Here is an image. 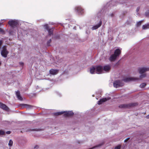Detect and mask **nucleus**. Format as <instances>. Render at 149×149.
I'll return each instance as SVG.
<instances>
[{"mask_svg": "<svg viewBox=\"0 0 149 149\" xmlns=\"http://www.w3.org/2000/svg\"><path fill=\"white\" fill-rule=\"evenodd\" d=\"M3 32V30L1 28H0V32L2 33Z\"/></svg>", "mask_w": 149, "mask_h": 149, "instance_id": "obj_34", "label": "nucleus"}, {"mask_svg": "<svg viewBox=\"0 0 149 149\" xmlns=\"http://www.w3.org/2000/svg\"><path fill=\"white\" fill-rule=\"evenodd\" d=\"M51 40L50 39L47 42V45L48 46H50V43L51 42Z\"/></svg>", "mask_w": 149, "mask_h": 149, "instance_id": "obj_25", "label": "nucleus"}, {"mask_svg": "<svg viewBox=\"0 0 149 149\" xmlns=\"http://www.w3.org/2000/svg\"><path fill=\"white\" fill-rule=\"evenodd\" d=\"M8 24L13 28L17 27L19 25L18 21L15 19L10 20L8 22Z\"/></svg>", "mask_w": 149, "mask_h": 149, "instance_id": "obj_3", "label": "nucleus"}, {"mask_svg": "<svg viewBox=\"0 0 149 149\" xmlns=\"http://www.w3.org/2000/svg\"><path fill=\"white\" fill-rule=\"evenodd\" d=\"M122 49H116L114 54L112 55L110 57L109 60L111 61H114L116 58L121 53Z\"/></svg>", "mask_w": 149, "mask_h": 149, "instance_id": "obj_2", "label": "nucleus"}, {"mask_svg": "<svg viewBox=\"0 0 149 149\" xmlns=\"http://www.w3.org/2000/svg\"><path fill=\"white\" fill-rule=\"evenodd\" d=\"M13 141L12 140H10L9 141V142L8 144L9 146V147H11L13 145Z\"/></svg>", "mask_w": 149, "mask_h": 149, "instance_id": "obj_20", "label": "nucleus"}, {"mask_svg": "<svg viewBox=\"0 0 149 149\" xmlns=\"http://www.w3.org/2000/svg\"><path fill=\"white\" fill-rule=\"evenodd\" d=\"M97 146L96 147H98V146Z\"/></svg>", "mask_w": 149, "mask_h": 149, "instance_id": "obj_41", "label": "nucleus"}, {"mask_svg": "<svg viewBox=\"0 0 149 149\" xmlns=\"http://www.w3.org/2000/svg\"><path fill=\"white\" fill-rule=\"evenodd\" d=\"M18 36H19V33H18Z\"/></svg>", "mask_w": 149, "mask_h": 149, "instance_id": "obj_40", "label": "nucleus"}, {"mask_svg": "<svg viewBox=\"0 0 149 149\" xmlns=\"http://www.w3.org/2000/svg\"><path fill=\"white\" fill-rule=\"evenodd\" d=\"M90 72L91 74H94L96 73V70L95 67L93 66L90 68Z\"/></svg>", "mask_w": 149, "mask_h": 149, "instance_id": "obj_16", "label": "nucleus"}, {"mask_svg": "<svg viewBox=\"0 0 149 149\" xmlns=\"http://www.w3.org/2000/svg\"><path fill=\"white\" fill-rule=\"evenodd\" d=\"M146 84L145 83H143L140 84V86L141 88H144L146 86Z\"/></svg>", "mask_w": 149, "mask_h": 149, "instance_id": "obj_23", "label": "nucleus"}, {"mask_svg": "<svg viewBox=\"0 0 149 149\" xmlns=\"http://www.w3.org/2000/svg\"><path fill=\"white\" fill-rule=\"evenodd\" d=\"M65 113V115L66 116H72L73 114V113L72 112L70 111H61L56 113L55 114L56 115H60Z\"/></svg>", "mask_w": 149, "mask_h": 149, "instance_id": "obj_4", "label": "nucleus"}, {"mask_svg": "<svg viewBox=\"0 0 149 149\" xmlns=\"http://www.w3.org/2000/svg\"><path fill=\"white\" fill-rule=\"evenodd\" d=\"M10 34H11V32H10Z\"/></svg>", "mask_w": 149, "mask_h": 149, "instance_id": "obj_39", "label": "nucleus"}, {"mask_svg": "<svg viewBox=\"0 0 149 149\" xmlns=\"http://www.w3.org/2000/svg\"><path fill=\"white\" fill-rule=\"evenodd\" d=\"M145 15L146 16H149V10H147L145 13Z\"/></svg>", "mask_w": 149, "mask_h": 149, "instance_id": "obj_26", "label": "nucleus"}, {"mask_svg": "<svg viewBox=\"0 0 149 149\" xmlns=\"http://www.w3.org/2000/svg\"><path fill=\"white\" fill-rule=\"evenodd\" d=\"M19 64L21 65H24L23 63V62H19Z\"/></svg>", "mask_w": 149, "mask_h": 149, "instance_id": "obj_33", "label": "nucleus"}, {"mask_svg": "<svg viewBox=\"0 0 149 149\" xmlns=\"http://www.w3.org/2000/svg\"><path fill=\"white\" fill-rule=\"evenodd\" d=\"M111 66L109 65H106L103 67V72L104 71L106 72H109L110 70Z\"/></svg>", "mask_w": 149, "mask_h": 149, "instance_id": "obj_11", "label": "nucleus"}, {"mask_svg": "<svg viewBox=\"0 0 149 149\" xmlns=\"http://www.w3.org/2000/svg\"><path fill=\"white\" fill-rule=\"evenodd\" d=\"M120 147L121 146H117L115 148V149H120Z\"/></svg>", "mask_w": 149, "mask_h": 149, "instance_id": "obj_29", "label": "nucleus"}, {"mask_svg": "<svg viewBox=\"0 0 149 149\" xmlns=\"http://www.w3.org/2000/svg\"><path fill=\"white\" fill-rule=\"evenodd\" d=\"M139 9H140L139 7H137L136 9V11L137 12L139 11Z\"/></svg>", "mask_w": 149, "mask_h": 149, "instance_id": "obj_30", "label": "nucleus"}, {"mask_svg": "<svg viewBox=\"0 0 149 149\" xmlns=\"http://www.w3.org/2000/svg\"><path fill=\"white\" fill-rule=\"evenodd\" d=\"M21 33H22V35H23V33L22 32H21Z\"/></svg>", "mask_w": 149, "mask_h": 149, "instance_id": "obj_38", "label": "nucleus"}, {"mask_svg": "<svg viewBox=\"0 0 149 149\" xmlns=\"http://www.w3.org/2000/svg\"><path fill=\"white\" fill-rule=\"evenodd\" d=\"M2 43V42L1 40H0V48H1V45Z\"/></svg>", "mask_w": 149, "mask_h": 149, "instance_id": "obj_32", "label": "nucleus"}, {"mask_svg": "<svg viewBox=\"0 0 149 149\" xmlns=\"http://www.w3.org/2000/svg\"><path fill=\"white\" fill-rule=\"evenodd\" d=\"M132 22V20L131 19H129L126 22V23L127 24H130Z\"/></svg>", "mask_w": 149, "mask_h": 149, "instance_id": "obj_22", "label": "nucleus"}, {"mask_svg": "<svg viewBox=\"0 0 149 149\" xmlns=\"http://www.w3.org/2000/svg\"><path fill=\"white\" fill-rule=\"evenodd\" d=\"M1 23H0V25H1Z\"/></svg>", "mask_w": 149, "mask_h": 149, "instance_id": "obj_42", "label": "nucleus"}, {"mask_svg": "<svg viewBox=\"0 0 149 149\" xmlns=\"http://www.w3.org/2000/svg\"><path fill=\"white\" fill-rule=\"evenodd\" d=\"M8 54V52L7 51L5 47L3 48V50L1 52V55L4 57H7Z\"/></svg>", "mask_w": 149, "mask_h": 149, "instance_id": "obj_8", "label": "nucleus"}, {"mask_svg": "<svg viewBox=\"0 0 149 149\" xmlns=\"http://www.w3.org/2000/svg\"><path fill=\"white\" fill-rule=\"evenodd\" d=\"M49 34V35L51 36L52 34L53 29H49L48 30Z\"/></svg>", "mask_w": 149, "mask_h": 149, "instance_id": "obj_19", "label": "nucleus"}, {"mask_svg": "<svg viewBox=\"0 0 149 149\" xmlns=\"http://www.w3.org/2000/svg\"><path fill=\"white\" fill-rule=\"evenodd\" d=\"M58 70H57L51 69L49 70V72L51 74L55 75L58 73Z\"/></svg>", "mask_w": 149, "mask_h": 149, "instance_id": "obj_14", "label": "nucleus"}, {"mask_svg": "<svg viewBox=\"0 0 149 149\" xmlns=\"http://www.w3.org/2000/svg\"><path fill=\"white\" fill-rule=\"evenodd\" d=\"M38 146H36L34 148H38Z\"/></svg>", "mask_w": 149, "mask_h": 149, "instance_id": "obj_36", "label": "nucleus"}, {"mask_svg": "<svg viewBox=\"0 0 149 149\" xmlns=\"http://www.w3.org/2000/svg\"><path fill=\"white\" fill-rule=\"evenodd\" d=\"M10 131H7L6 132V133L7 134H10Z\"/></svg>", "mask_w": 149, "mask_h": 149, "instance_id": "obj_35", "label": "nucleus"}, {"mask_svg": "<svg viewBox=\"0 0 149 149\" xmlns=\"http://www.w3.org/2000/svg\"><path fill=\"white\" fill-rule=\"evenodd\" d=\"M142 22H143V21L141 20V21H140L137 22L136 23V26H139L140 25H141V24L142 23Z\"/></svg>", "mask_w": 149, "mask_h": 149, "instance_id": "obj_21", "label": "nucleus"}, {"mask_svg": "<svg viewBox=\"0 0 149 149\" xmlns=\"http://www.w3.org/2000/svg\"><path fill=\"white\" fill-rule=\"evenodd\" d=\"M20 105L24 107H25L26 108H30L31 107V106L27 104H21Z\"/></svg>", "mask_w": 149, "mask_h": 149, "instance_id": "obj_17", "label": "nucleus"}, {"mask_svg": "<svg viewBox=\"0 0 149 149\" xmlns=\"http://www.w3.org/2000/svg\"><path fill=\"white\" fill-rule=\"evenodd\" d=\"M0 108L7 111L9 110V108L7 107L5 104L1 103H0Z\"/></svg>", "mask_w": 149, "mask_h": 149, "instance_id": "obj_13", "label": "nucleus"}, {"mask_svg": "<svg viewBox=\"0 0 149 149\" xmlns=\"http://www.w3.org/2000/svg\"><path fill=\"white\" fill-rule=\"evenodd\" d=\"M111 99L110 97H108L107 98H104L101 99L99 101L97 102L98 104H100L106 101L107 100H110Z\"/></svg>", "mask_w": 149, "mask_h": 149, "instance_id": "obj_12", "label": "nucleus"}, {"mask_svg": "<svg viewBox=\"0 0 149 149\" xmlns=\"http://www.w3.org/2000/svg\"><path fill=\"white\" fill-rule=\"evenodd\" d=\"M149 28V24H147L143 25L142 26L143 29H147Z\"/></svg>", "mask_w": 149, "mask_h": 149, "instance_id": "obj_18", "label": "nucleus"}, {"mask_svg": "<svg viewBox=\"0 0 149 149\" xmlns=\"http://www.w3.org/2000/svg\"><path fill=\"white\" fill-rule=\"evenodd\" d=\"M16 94L18 100L21 101L22 100V98L20 96V93L19 91H16Z\"/></svg>", "mask_w": 149, "mask_h": 149, "instance_id": "obj_15", "label": "nucleus"}, {"mask_svg": "<svg viewBox=\"0 0 149 149\" xmlns=\"http://www.w3.org/2000/svg\"><path fill=\"white\" fill-rule=\"evenodd\" d=\"M113 86L114 87L117 88L122 86L120 81L119 80H116L113 83Z\"/></svg>", "mask_w": 149, "mask_h": 149, "instance_id": "obj_10", "label": "nucleus"}, {"mask_svg": "<svg viewBox=\"0 0 149 149\" xmlns=\"http://www.w3.org/2000/svg\"><path fill=\"white\" fill-rule=\"evenodd\" d=\"M146 118L148 119H149V114L146 116Z\"/></svg>", "mask_w": 149, "mask_h": 149, "instance_id": "obj_37", "label": "nucleus"}, {"mask_svg": "<svg viewBox=\"0 0 149 149\" xmlns=\"http://www.w3.org/2000/svg\"><path fill=\"white\" fill-rule=\"evenodd\" d=\"M5 132L3 131L0 130V136H1L4 134Z\"/></svg>", "mask_w": 149, "mask_h": 149, "instance_id": "obj_24", "label": "nucleus"}, {"mask_svg": "<svg viewBox=\"0 0 149 149\" xmlns=\"http://www.w3.org/2000/svg\"><path fill=\"white\" fill-rule=\"evenodd\" d=\"M44 27L45 28L47 29V30H48L49 29V27L48 26L47 24H46L44 25Z\"/></svg>", "mask_w": 149, "mask_h": 149, "instance_id": "obj_27", "label": "nucleus"}, {"mask_svg": "<svg viewBox=\"0 0 149 149\" xmlns=\"http://www.w3.org/2000/svg\"><path fill=\"white\" fill-rule=\"evenodd\" d=\"M139 73L141 74L140 76V78H142L146 76L145 73H144L145 72L149 71V67H142L139 68L138 69Z\"/></svg>", "mask_w": 149, "mask_h": 149, "instance_id": "obj_1", "label": "nucleus"}, {"mask_svg": "<svg viewBox=\"0 0 149 149\" xmlns=\"http://www.w3.org/2000/svg\"><path fill=\"white\" fill-rule=\"evenodd\" d=\"M139 79L136 77H128L124 79L123 81L125 82H128L130 81H137L139 80Z\"/></svg>", "mask_w": 149, "mask_h": 149, "instance_id": "obj_7", "label": "nucleus"}, {"mask_svg": "<svg viewBox=\"0 0 149 149\" xmlns=\"http://www.w3.org/2000/svg\"><path fill=\"white\" fill-rule=\"evenodd\" d=\"M129 139H130L129 138H127V139H125V140L124 142H126Z\"/></svg>", "mask_w": 149, "mask_h": 149, "instance_id": "obj_31", "label": "nucleus"}, {"mask_svg": "<svg viewBox=\"0 0 149 149\" xmlns=\"http://www.w3.org/2000/svg\"><path fill=\"white\" fill-rule=\"evenodd\" d=\"M75 10L79 15H82L84 12V9L80 6L75 7Z\"/></svg>", "mask_w": 149, "mask_h": 149, "instance_id": "obj_5", "label": "nucleus"}, {"mask_svg": "<svg viewBox=\"0 0 149 149\" xmlns=\"http://www.w3.org/2000/svg\"><path fill=\"white\" fill-rule=\"evenodd\" d=\"M126 105L125 104H123L119 106V107L122 108H125Z\"/></svg>", "mask_w": 149, "mask_h": 149, "instance_id": "obj_28", "label": "nucleus"}, {"mask_svg": "<svg viewBox=\"0 0 149 149\" xmlns=\"http://www.w3.org/2000/svg\"><path fill=\"white\" fill-rule=\"evenodd\" d=\"M102 24V21L101 20H100L97 24L93 26L92 28V30H93L97 29L101 26Z\"/></svg>", "mask_w": 149, "mask_h": 149, "instance_id": "obj_9", "label": "nucleus"}, {"mask_svg": "<svg viewBox=\"0 0 149 149\" xmlns=\"http://www.w3.org/2000/svg\"><path fill=\"white\" fill-rule=\"evenodd\" d=\"M96 70V73L100 74L103 73V67L100 65H98L95 67Z\"/></svg>", "mask_w": 149, "mask_h": 149, "instance_id": "obj_6", "label": "nucleus"}]
</instances>
